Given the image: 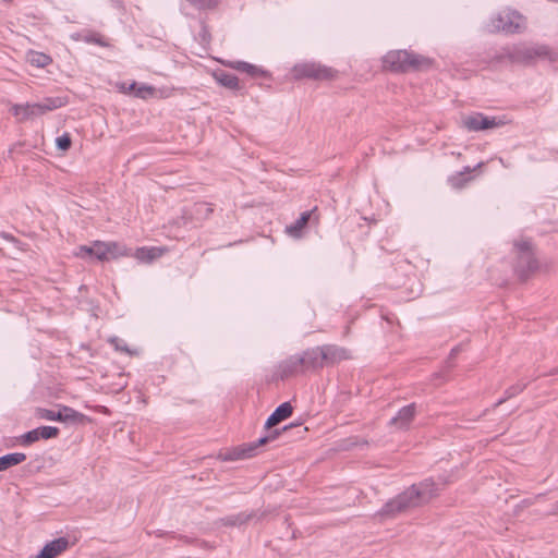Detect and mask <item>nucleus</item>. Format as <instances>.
<instances>
[{"label": "nucleus", "instance_id": "20e7f679", "mask_svg": "<svg viewBox=\"0 0 558 558\" xmlns=\"http://www.w3.org/2000/svg\"><path fill=\"white\" fill-rule=\"evenodd\" d=\"M293 428H301L300 423H292L290 425L284 426L282 429H276L270 435L260 437L256 441L244 444L242 446L235 447L226 453L222 458L225 461H234L241 459L252 458L256 454L257 448L268 444L271 440H275L282 432H287Z\"/></svg>", "mask_w": 558, "mask_h": 558}, {"label": "nucleus", "instance_id": "6ab92c4d", "mask_svg": "<svg viewBox=\"0 0 558 558\" xmlns=\"http://www.w3.org/2000/svg\"><path fill=\"white\" fill-rule=\"evenodd\" d=\"M69 546V539L65 537H59L46 544L41 549L46 553L48 558H56L63 553Z\"/></svg>", "mask_w": 558, "mask_h": 558}, {"label": "nucleus", "instance_id": "f3484780", "mask_svg": "<svg viewBox=\"0 0 558 558\" xmlns=\"http://www.w3.org/2000/svg\"><path fill=\"white\" fill-rule=\"evenodd\" d=\"M68 104L66 97H46L40 102L34 104L35 110H37L38 116H43L48 111L59 109Z\"/></svg>", "mask_w": 558, "mask_h": 558}, {"label": "nucleus", "instance_id": "c9c22d12", "mask_svg": "<svg viewBox=\"0 0 558 558\" xmlns=\"http://www.w3.org/2000/svg\"><path fill=\"white\" fill-rule=\"evenodd\" d=\"M87 41L88 43H94V44H97L99 46H107V44L102 40V38L100 36H96V35H93L90 37L87 38Z\"/></svg>", "mask_w": 558, "mask_h": 558}, {"label": "nucleus", "instance_id": "f257e3e1", "mask_svg": "<svg viewBox=\"0 0 558 558\" xmlns=\"http://www.w3.org/2000/svg\"><path fill=\"white\" fill-rule=\"evenodd\" d=\"M440 489L439 485L432 478H426L417 484H413L404 492L387 501L379 511V515L393 518L410 509L423 506L437 497Z\"/></svg>", "mask_w": 558, "mask_h": 558}, {"label": "nucleus", "instance_id": "b1692460", "mask_svg": "<svg viewBox=\"0 0 558 558\" xmlns=\"http://www.w3.org/2000/svg\"><path fill=\"white\" fill-rule=\"evenodd\" d=\"M473 169L470 167H465L463 171L458 172L449 178V183L453 189H462L471 180L470 175Z\"/></svg>", "mask_w": 558, "mask_h": 558}, {"label": "nucleus", "instance_id": "5701e85b", "mask_svg": "<svg viewBox=\"0 0 558 558\" xmlns=\"http://www.w3.org/2000/svg\"><path fill=\"white\" fill-rule=\"evenodd\" d=\"M231 66L240 72H244V73L248 74L252 77H259V76H264L266 74V72L263 69H260L254 64L247 63L245 61L232 62Z\"/></svg>", "mask_w": 558, "mask_h": 558}, {"label": "nucleus", "instance_id": "58836bf2", "mask_svg": "<svg viewBox=\"0 0 558 558\" xmlns=\"http://www.w3.org/2000/svg\"><path fill=\"white\" fill-rule=\"evenodd\" d=\"M135 86H136V84H135V83H132L131 88H132V89H134V88H135Z\"/></svg>", "mask_w": 558, "mask_h": 558}, {"label": "nucleus", "instance_id": "aec40b11", "mask_svg": "<svg viewBox=\"0 0 558 558\" xmlns=\"http://www.w3.org/2000/svg\"><path fill=\"white\" fill-rule=\"evenodd\" d=\"M216 81L226 88L238 90L240 89V82L236 75L220 71L214 74Z\"/></svg>", "mask_w": 558, "mask_h": 558}, {"label": "nucleus", "instance_id": "39448f33", "mask_svg": "<svg viewBox=\"0 0 558 558\" xmlns=\"http://www.w3.org/2000/svg\"><path fill=\"white\" fill-rule=\"evenodd\" d=\"M35 415L41 420L58 421L71 424H83L87 421V416L76 410L62 405L59 411H53L45 408H37Z\"/></svg>", "mask_w": 558, "mask_h": 558}, {"label": "nucleus", "instance_id": "4c0bfd02", "mask_svg": "<svg viewBox=\"0 0 558 558\" xmlns=\"http://www.w3.org/2000/svg\"><path fill=\"white\" fill-rule=\"evenodd\" d=\"M306 430H307V428H306V427H305V428H303V429H300V430H299V434H303V433H305Z\"/></svg>", "mask_w": 558, "mask_h": 558}, {"label": "nucleus", "instance_id": "dca6fc26", "mask_svg": "<svg viewBox=\"0 0 558 558\" xmlns=\"http://www.w3.org/2000/svg\"><path fill=\"white\" fill-rule=\"evenodd\" d=\"M293 408L290 402H283L269 415L265 423V428L270 429L280 422L292 415Z\"/></svg>", "mask_w": 558, "mask_h": 558}, {"label": "nucleus", "instance_id": "423d86ee", "mask_svg": "<svg viewBox=\"0 0 558 558\" xmlns=\"http://www.w3.org/2000/svg\"><path fill=\"white\" fill-rule=\"evenodd\" d=\"M550 58V50L544 45L520 46L509 53L511 62L531 63L536 59Z\"/></svg>", "mask_w": 558, "mask_h": 558}, {"label": "nucleus", "instance_id": "393cba45", "mask_svg": "<svg viewBox=\"0 0 558 558\" xmlns=\"http://www.w3.org/2000/svg\"><path fill=\"white\" fill-rule=\"evenodd\" d=\"M163 250L159 247H141L136 250L135 257L145 263H150L154 259L160 257Z\"/></svg>", "mask_w": 558, "mask_h": 558}, {"label": "nucleus", "instance_id": "4468645a", "mask_svg": "<svg viewBox=\"0 0 558 558\" xmlns=\"http://www.w3.org/2000/svg\"><path fill=\"white\" fill-rule=\"evenodd\" d=\"M300 356L304 361L305 371H316L325 366L322 347L307 349L302 354H300Z\"/></svg>", "mask_w": 558, "mask_h": 558}, {"label": "nucleus", "instance_id": "ddd939ff", "mask_svg": "<svg viewBox=\"0 0 558 558\" xmlns=\"http://www.w3.org/2000/svg\"><path fill=\"white\" fill-rule=\"evenodd\" d=\"M415 414H416L415 403L405 405L402 409H400L399 412L397 413V415L393 416L389 421V425L392 427H396L397 429H407V428H409Z\"/></svg>", "mask_w": 558, "mask_h": 558}, {"label": "nucleus", "instance_id": "cd10ccee", "mask_svg": "<svg viewBox=\"0 0 558 558\" xmlns=\"http://www.w3.org/2000/svg\"><path fill=\"white\" fill-rule=\"evenodd\" d=\"M107 260L126 255L125 246L117 242H106Z\"/></svg>", "mask_w": 558, "mask_h": 558}, {"label": "nucleus", "instance_id": "f03ea898", "mask_svg": "<svg viewBox=\"0 0 558 558\" xmlns=\"http://www.w3.org/2000/svg\"><path fill=\"white\" fill-rule=\"evenodd\" d=\"M383 66L396 73L416 72L429 69L432 60L409 50H390L383 57Z\"/></svg>", "mask_w": 558, "mask_h": 558}, {"label": "nucleus", "instance_id": "412c9836", "mask_svg": "<svg viewBox=\"0 0 558 558\" xmlns=\"http://www.w3.org/2000/svg\"><path fill=\"white\" fill-rule=\"evenodd\" d=\"M26 460V454L23 452H13L0 457V472L5 471L14 465H17Z\"/></svg>", "mask_w": 558, "mask_h": 558}, {"label": "nucleus", "instance_id": "e433bc0d", "mask_svg": "<svg viewBox=\"0 0 558 558\" xmlns=\"http://www.w3.org/2000/svg\"><path fill=\"white\" fill-rule=\"evenodd\" d=\"M120 342H121V340L118 337H114L110 340V343H112L117 350L128 351V348L120 344Z\"/></svg>", "mask_w": 558, "mask_h": 558}, {"label": "nucleus", "instance_id": "72a5a7b5", "mask_svg": "<svg viewBox=\"0 0 558 558\" xmlns=\"http://www.w3.org/2000/svg\"><path fill=\"white\" fill-rule=\"evenodd\" d=\"M153 93L154 88L151 86L143 85L136 89L135 95L145 98L146 95H153Z\"/></svg>", "mask_w": 558, "mask_h": 558}, {"label": "nucleus", "instance_id": "a211bd4d", "mask_svg": "<svg viewBox=\"0 0 558 558\" xmlns=\"http://www.w3.org/2000/svg\"><path fill=\"white\" fill-rule=\"evenodd\" d=\"M34 104H25V105H13L11 107V112L20 122L33 119L38 117L37 110H35Z\"/></svg>", "mask_w": 558, "mask_h": 558}, {"label": "nucleus", "instance_id": "f704fd0d", "mask_svg": "<svg viewBox=\"0 0 558 558\" xmlns=\"http://www.w3.org/2000/svg\"><path fill=\"white\" fill-rule=\"evenodd\" d=\"M460 352H461V347H460V345H457V347H454V348L451 350V352H450V354H449V357H448V360H447V362H446V363H447V367H448V368H451V367H452V363H451V362H452V360H453V359H456V356H457Z\"/></svg>", "mask_w": 558, "mask_h": 558}, {"label": "nucleus", "instance_id": "f8f14e48", "mask_svg": "<svg viewBox=\"0 0 558 558\" xmlns=\"http://www.w3.org/2000/svg\"><path fill=\"white\" fill-rule=\"evenodd\" d=\"M320 347L325 365H333L351 357L349 350L345 348L336 344H324Z\"/></svg>", "mask_w": 558, "mask_h": 558}, {"label": "nucleus", "instance_id": "6e6552de", "mask_svg": "<svg viewBox=\"0 0 558 558\" xmlns=\"http://www.w3.org/2000/svg\"><path fill=\"white\" fill-rule=\"evenodd\" d=\"M524 17L517 11H502L496 19L495 27L506 33H518L524 28Z\"/></svg>", "mask_w": 558, "mask_h": 558}, {"label": "nucleus", "instance_id": "0eeeda50", "mask_svg": "<svg viewBox=\"0 0 558 558\" xmlns=\"http://www.w3.org/2000/svg\"><path fill=\"white\" fill-rule=\"evenodd\" d=\"M296 78H312L317 81L332 80L336 71L319 63H302L293 68Z\"/></svg>", "mask_w": 558, "mask_h": 558}, {"label": "nucleus", "instance_id": "9d476101", "mask_svg": "<svg viewBox=\"0 0 558 558\" xmlns=\"http://www.w3.org/2000/svg\"><path fill=\"white\" fill-rule=\"evenodd\" d=\"M60 430L54 426H40L32 429L20 437V442L23 446H29L39 439H50L58 437Z\"/></svg>", "mask_w": 558, "mask_h": 558}, {"label": "nucleus", "instance_id": "c756f323", "mask_svg": "<svg viewBox=\"0 0 558 558\" xmlns=\"http://www.w3.org/2000/svg\"><path fill=\"white\" fill-rule=\"evenodd\" d=\"M192 7L197 10L215 9L219 0H186Z\"/></svg>", "mask_w": 558, "mask_h": 558}, {"label": "nucleus", "instance_id": "9b49d317", "mask_svg": "<svg viewBox=\"0 0 558 558\" xmlns=\"http://www.w3.org/2000/svg\"><path fill=\"white\" fill-rule=\"evenodd\" d=\"M316 213L317 207L302 213L294 223L286 227V233L291 238L300 239L303 235V230L306 228L311 219H314L316 222L318 221V216Z\"/></svg>", "mask_w": 558, "mask_h": 558}, {"label": "nucleus", "instance_id": "2f4dec72", "mask_svg": "<svg viewBox=\"0 0 558 558\" xmlns=\"http://www.w3.org/2000/svg\"><path fill=\"white\" fill-rule=\"evenodd\" d=\"M56 145L59 150L66 151L71 145L72 140L69 133H64L61 136L57 137Z\"/></svg>", "mask_w": 558, "mask_h": 558}, {"label": "nucleus", "instance_id": "bb28decb", "mask_svg": "<svg viewBox=\"0 0 558 558\" xmlns=\"http://www.w3.org/2000/svg\"><path fill=\"white\" fill-rule=\"evenodd\" d=\"M27 60L32 65L37 68H45L52 62L50 56L38 51H29L27 54Z\"/></svg>", "mask_w": 558, "mask_h": 558}, {"label": "nucleus", "instance_id": "a878e982", "mask_svg": "<svg viewBox=\"0 0 558 558\" xmlns=\"http://www.w3.org/2000/svg\"><path fill=\"white\" fill-rule=\"evenodd\" d=\"M213 211L214 209L211 205L205 202L195 203L191 208V215L196 220L207 219L213 214Z\"/></svg>", "mask_w": 558, "mask_h": 558}, {"label": "nucleus", "instance_id": "2eb2a0df", "mask_svg": "<svg viewBox=\"0 0 558 558\" xmlns=\"http://www.w3.org/2000/svg\"><path fill=\"white\" fill-rule=\"evenodd\" d=\"M498 125V122L495 118L486 117L482 113H477L476 116L468 117L464 120V126L469 131H482L495 128Z\"/></svg>", "mask_w": 558, "mask_h": 558}, {"label": "nucleus", "instance_id": "7c9ffc66", "mask_svg": "<svg viewBox=\"0 0 558 558\" xmlns=\"http://www.w3.org/2000/svg\"><path fill=\"white\" fill-rule=\"evenodd\" d=\"M94 257L97 260L106 262L107 253H106V242L96 241L94 244Z\"/></svg>", "mask_w": 558, "mask_h": 558}, {"label": "nucleus", "instance_id": "473e14b6", "mask_svg": "<svg viewBox=\"0 0 558 558\" xmlns=\"http://www.w3.org/2000/svg\"><path fill=\"white\" fill-rule=\"evenodd\" d=\"M75 256L81 258L94 257V246L81 245L75 252Z\"/></svg>", "mask_w": 558, "mask_h": 558}, {"label": "nucleus", "instance_id": "4be33fe9", "mask_svg": "<svg viewBox=\"0 0 558 558\" xmlns=\"http://www.w3.org/2000/svg\"><path fill=\"white\" fill-rule=\"evenodd\" d=\"M255 515H256L255 512H250V513L241 512L238 514H232V515L222 518L221 523L225 526H240V525L248 522L251 519L255 518Z\"/></svg>", "mask_w": 558, "mask_h": 558}, {"label": "nucleus", "instance_id": "7ed1b4c3", "mask_svg": "<svg viewBox=\"0 0 558 558\" xmlns=\"http://www.w3.org/2000/svg\"><path fill=\"white\" fill-rule=\"evenodd\" d=\"M513 245L517 254L514 271L520 280L524 281L529 278L530 274L538 269V262L530 240L515 241Z\"/></svg>", "mask_w": 558, "mask_h": 558}, {"label": "nucleus", "instance_id": "c85d7f7f", "mask_svg": "<svg viewBox=\"0 0 558 558\" xmlns=\"http://www.w3.org/2000/svg\"><path fill=\"white\" fill-rule=\"evenodd\" d=\"M527 384L526 383H518L515 385H512L511 387H509L508 389H506L505 391V397L499 399L495 404L494 407L497 408L499 407L500 404H502L504 402H506L507 400L515 397L517 395L521 393L525 388H526Z\"/></svg>", "mask_w": 558, "mask_h": 558}, {"label": "nucleus", "instance_id": "1a4fd4ad", "mask_svg": "<svg viewBox=\"0 0 558 558\" xmlns=\"http://www.w3.org/2000/svg\"><path fill=\"white\" fill-rule=\"evenodd\" d=\"M303 372H305L304 361L301 359L300 354L291 355L279 363L277 367V379L284 380Z\"/></svg>", "mask_w": 558, "mask_h": 558}]
</instances>
